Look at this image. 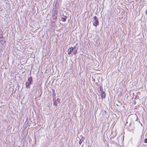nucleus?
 I'll list each match as a JSON object with an SVG mask.
<instances>
[{"instance_id":"nucleus-6","label":"nucleus","mask_w":147,"mask_h":147,"mask_svg":"<svg viewBox=\"0 0 147 147\" xmlns=\"http://www.w3.org/2000/svg\"><path fill=\"white\" fill-rule=\"evenodd\" d=\"M32 77H30L28 78V81L32 83Z\"/></svg>"},{"instance_id":"nucleus-9","label":"nucleus","mask_w":147,"mask_h":147,"mask_svg":"<svg viewBox=\"0 0 147 147\" xmlns=\"http://www.w3.org/2000/svg\"><path fill=\"white\" fill-rule=\"evenodd\" d=\"M53 97L54 96V98H55V92H54L53 93Z\"/></svg>"},{"instance_id":"nucleus-10","label":"nucleus","mask_w":147,"mask_h":147,"mask_svg":"<svg viewBox=\"0 0 147 147\" xmlns=\"http://www.w3.org/2000/svg\"><path fill=\"white\" fill-rule=\"evenodd\" d=\"M144 142L145 143H147V138H146L144 139Z\"/></svg>"},{"instance_id":"nucleus-4","label":"nucleus","mask_w":147,"mask_h":147,"mask_svg":"<svg viewBox=\"0 0 147 147\" xmlns=\"http://www.w3.org/2000/svg\"><path fill=\"white\" fill-rule=\"evenodd\" d=\"M57 101H56V99L54 98L53 99V103L54 105L57 106V102L59 101V98H57Z\"/></svg>"},{"instance_id":"nucleus-2","label":"nucleus","mask_w":147,"mask_h":147,"mask_svg":"<svg viewBox=\"0 0 147 147\" xmlns=\"http://www.w3.org/2000/svg\"><path fill=\"white\" fill-rule=\"evenodd\" d=\"M74 48L72 47H70L67 51L68 54L69 55L71 54L73 52Z\"/></svg>"},{"instance_id":"nucleus-8","label":"nucleus","mask_w":147,"mask_h":147,"mask_svg":"<svg viewBox=\"0 0 147 147\" xmlns=\"http://www.w3.org/2000/svg\"><path fill=\"white\" fill-rule=\"evenodd\" d=\"M83 140L81 139H80L79 142V144L80 145H81L82 143V142Z\"/></svg>"},{"instance_id":"nucleus-3","label":"nucleus","mask_w":147,"mask_h":147,"mask_svg":"<svg viewBox=\"0 0 147 147\" xmlns=\"http://www.w3.org/2000/svg\"><path fill=\"white\" fill-rule=\"evenodd\" d=\"M32 82L27 81L26 83V86L27 88H30V86L32 84Z\"/></svg>"},{"instance_id":"nucleus-5","label":"nucleus","mask_w":147,"mask_h":147,"mask_svg":"<svg viewBox=\"0 0 147 147\" xmlns=\"http://www.w3.org/2000/svg\"><path fill=\"white\" fill-rule=\"evenodd\" d=\"M101 97H102V98H105V95H106V94L104 92H101Z\"/></svg>"},{"instance_id":"nucleus-1","label":"nucleus","mask_w":147,"mask_h":147,"mask_svg":"<svg viewBox=\"0 0 147 147\" xmlns=\"http://www.w3.org/2000/svg\"><path fill=\"white\" fill-rule=\"evenodd\" d=\"M92 22L93 25L95 27H96L99 24L98 19L96 16H95L94 17Z\"/></svg>"},{"instance_id":"nucleus-7","label":"nucleus","mask_w":147,"mask_h":147,"mask_svg":"<svg viewBox=\"0 0 147 147\" xmlns=\"http://www.w3.org/2000/svg\"><path fill=\"white\" fill-rule=\"evenodd\" d=\"M66 17L65 16L64 17L62 18L61 20L63 22H65L66 20Z\"/></svg>"}]
</instances>
